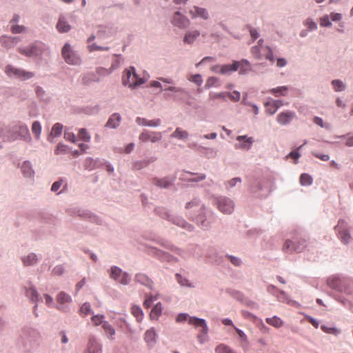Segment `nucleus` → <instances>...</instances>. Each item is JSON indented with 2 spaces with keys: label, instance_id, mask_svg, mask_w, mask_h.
<instances>
[{
  "label": "nucleus",
  "instance_id": "nucleus-8",
  "mask_svg": "<svg viewBox=\"0 0 353 353\" xmlns=\"http://www.w3.org/2000/svg\"><path fill=\"white\" fill-rule=\"evenodd\" d=\"M161 218L167 219L172 224L176 225L179 228H181L186 231L192 232L194 229V227L192 224L188 223L181 216H174L172 214H170L168 212H164L163 215H161Z\"/></svg>",
  "mask_w": 353,
  "mask_h": 353
},
{
  "label": "nucleus",
  "instance_id": "nucleus-55",
  "mask_svg": "<svg viewBox=\"0 0 353 353\" xmlns=\"http://www.w3.org/2000/svg\"><path fill=\"white\" fill-rule=\"evenodd\" d=\"M226 258L229 259L230 263L234 265L235 267H240L242 264V260L236 256H233L231 254H226Z\"/></svg>",
  "mask_w": 353,
  "mask_h": 353
},
{
  "label": "nucleus",
  "instance_id": "nucleus-14",
  "mask_svg": "<svg viewBox=\"0 0 353 353\" xmlns=\"http://www.w3.org/2000/svg\"><path fill=\"white\" fill-rule=\"evenodd\" d=\"M102 345L94 335H90L87 347L83 353H101Z\"/></svg>",
  "mask_w": 353,
  "mask_h": 353
},
{
  "label": "nucleus",
  "instance_id": "nucleus-58",
  "mask_svg": "<svg viewBox=\"0 0 353 353\" xmlns=\"http://www.w3.org/2000/svg\"><path fill=\"white\" fill-rule=\"evenodd\" d=\"M79 137L80 139L85 142H89L91 139L85 128H81L79 130Z\"/></svg>",
  "mask_w": 353,
  "mask_h": 353
},
{
  "label": "nucleus",
  "instance_id": "nucleus-21",
  "mask_svg": "<svg viewBox=\"0 0 353 353\" xmlns=\"http://www.w3.org/2000/svg\"><path fill=\"white\" fill-rule=\"evenodd\" d=\"M295 117V112L292 111H285L281 112L276 117V121L282 125H286L290 123L292 120Z\"/></svg>",
  "mask_w": 353,
  "mask_h": 353
},
{
  "label": "nucleus",
  "instance_id": "nucleus-24",
  "mask_svg": "<svg viewBox=\"0 0 353 353\" xmlns=\"http://www.w3.org/2000/svg\"><path fill=\"white\" fill-rule=\"evenodd\" d=\"M21 260L24 266H34L39 262V258L34 252L22 256Z\"/></svg>",
  "mask_w": 353,
  "mask_h": 353
},
{
  "label": "nucleus",
  "instance_id": "nucleus-30",
  "mask_svg": "<svg viewBox=\"0 0 353 353\" xmlns=\"http://www.w3.org/2000/svg\"><path fill=\"white\" fill-rule=\"evenodd\" d=\"M121 121V117L118 113L112 114L108 119V121L105 123V127L116 129L119 126Z\"/></svg>",
  "mask_w": 353,
  "mask_h": 353
},
{
  "label": "nucleus",
  "instance_id": "nucleus-57",
  "mask_svg": "<svg viewBox=\"0 0 353 353\" xmlns=\"http://www.w3.org/2000/svg\"><path fill=\"white\" fill-rule=\"evenodd\" d=\"M215 352L216 353H235L230 347L223 344L218 345L215 348Z\"/></svg>",
  "mask_w": 353,
  "mask_h": 353
},
{
  "label": "nucleus",
  "instance_id": "nucleus-37",
  "mask_svg": "<svg viewBox=\"0 0 353 353\" xmlns=\"http://www.w3.org/2000/svg\"><path fill=\"white\" fill-rule=\"evenodd\" d=\"M188 137V132L180 128H176L175 131L170 135L171 138L177 139L179 140H186Z\"/></svg>",
  "mask_w": 353,
  "mask_h": 353
},
{
  "label": "nucleus",
  "instance_id": "nucleus-56",
  "mask_svg": "<svg viewBox=\"0 0 353 353\" xmlns=\"http://www.w3.org/2000/svg\"><path fill=\"white\" fill-rule=\"evenodd\" d=\"M27 30V28L24 26H19L13 24L11 26L10 31L12 34H21L25 32Z\"/></svg>",
  "mask_w": 353,
  "mask_h": 353
},
{
  "label": "nucleus",
  "instance_id": "nucleus-33",
  "mask_svg": "<svg viewBox=\"0 0 353 353\" xmlns=\"http://www.w3.org/2000/svg\"><path fill=\"white\" fill-rule=\"evenodd\" d=\"M237 61H233L232 64L221 65L219 73L223 75H230L232 72L237 71Z\"/></svg>",
  "mask_w": 353,
  "mask_h": 353
},
{
  "label": "nucleus",
  "instance_id": "nucleus-17",
  "mask_svg": "<svg viewBox=\"0 0 353 353\" xmlns=\"http://www.w3.org/2000/svg\"><path fill=\"white\" fill-rule=\"evenodd\" d=\"M189 14L192 19L199 17L203 20H208L210 18V14L207 9L197 6H194L192 8L189 10Z\"/></svg>",
  "mask_w": 353,
  "mask_h": 353
},
{
  "label": "nucleus",
  "instance_id": "nucleus-15",
  "mask_svg": "<svg viewBox=\"0 0 353 353\" xmlns=\"http://www.w3.org/2000/svg\"><path fill=\"white\" fill-rule=\"evenodd\" d=\"M140 141L147 142L150 141L152 143L159 141L162 139V133L161 132H149L143 130L139 137Z\"/></svg>",
  "mask_w": 353,
  "mask_h": 353
},
{
  "label": "nucleus",
  "instance_id": "nucleus-59",
  "mask_svg": "<svg viewBox=\"0 0 353 353\" xmlns=\"http://www.w3.org/2000/svg\"><path fill=\"white\" fill-rule=\"evenodd\" d=\"M304 24L307 27L308 30L310 31L316 30L318 28L317 23L310 18H307L305 21Z\"/></svg>",
  "mask_w": 353,
  "mask_h": 353
},
{
  "label": "nucleus",
  "instance_id": "nucleus-5",
  "mask_svg": "<svg viewBox=\"0 0 353 353\" xmlns=\"http://www.w3.org/2000/svg\"><path fill=\"white\" fill-rule=\"evenodd\" d=\"M45 50V45L39 41H34L26 47H20L17 51L28 57H38L42 55Z\"/></svg>",
  "mask_w": 353,
  "mask_h": 353
},
{
  "label": "nucleus",
  "instance_id": "nucleus-9",
  "mask_svg": "<svg viewBox=\"0 0 353 353\" xmlns=\"http://www.w3.org/2000/svg\"><path fill=\"white\" fill-rule=\"evenodd\" d=\"M334 229L339 234V238L343 243L347 244L350 242L352 237L350 234L347 223L345 220H339Z\"/></svg>",
  "mask_w": 353,
  "mask_h": 353
},
{
  "label": "nucleus",
  "instance_id": "nucleus-10",
  "mask_svg": "<svg viewBox=\"0 0 353 353\" xmlns=\"http://www.w3.org/2000/svg\"><path fill=\"white\" fill-rule=\"evenodd\" d=\"M170 23L172 26L179 29H186L190 26V21L185 14L180 11L174 12L171 18Z\"/></svg>",
  "mask_w": 353,
  "mask_h": 353
},
{
  "label": "nucleus",
  "instance_id": "nucleus-34",
  "mask_svg": "<svg viewBox=\"0 0 353 353\" xmlns=\"http://www.w3.org/2000/svg\"><path fill=\"white\" fill-rule=\"evenodd\" d=\"M340 288L339 292L341 293H344L347 295L353 294V284L348 280L343 279Z\"/></svg>",
  "mask_w": 353,
  "mask_h": 353
},
{
  "label": "nucleus",
  "instance_id": "nucleus-64",
  "mask_svg": "<svg viewBox=\"0 0 353 353\" xmlns=\"http://www.w3.org/2000/svg\"><path fill=\"white\" fill-rule=\"evenodd\" d=\"M320 24L323 27H330L332 26V22L330 21L329 15L326 14L321 17Z\"/></svg>",
  "mask_w": 353,
  "mask_h": 353
},
{
  "label": "nucleus",
  "instance_id": "nucleus-11",
  "mask_svg": "<svg viewBox=\"0 0 353 353\" xmlns=\"http://www.w3.org/2000/svg\"><path fill=\"white\" fill-rule=\"evenodd\" d=\"M218 209L223 214H230L234 210V201L226 196H219L216 199Z\"/></svg>",
  "mask_w": 353,
  "mask_h": 353
},
{
  "label": "nucleus",
  "instance_id": "nucleus-22",
  "mask_svg": "<svg viewBox=\"0 0 353 353\" xmlns=\"http://www.w3.org/2000/svg\"><path fill=\"white\" fill-rule=\"evenodd\" d=\"M157 158L156 157H151L150 158L141 160V161H134L132 163V170H141L144 168L148 167L150 164L156 161Z\"/></svg>",
  "mask_w": 353,
  "mask_h": 353
},
{
  "label": "nucleus",
  "instance_id": "nucleus-61",
  "mask_svg": "<svg viewBox=\"0 0 353 353\" xmlns=\"http://www.w3.org/2000/svg\"><path fill=\"white\" fill-rule=\"evenodd\" d=\"M265 105H273L278 110L280 107L283 105V102L281 100H273L270 99L269 101L265 103Z\"/></svg>",
  "mask_w": 353,
  "mask_h": 353
},
{
  "label": "nucleus",
  "instance_id": "nucleus-46",
  "mask_svg": "<svg viewBox=\"0 0 353 353\" xmlns=\"http://www.w3.org/2000/svg\"><path fill=\"white\" fill-rule=\"evenodd\" d=\"M63 126L60 123H54L50 131V136H54V137H59L63 131Z\"/></svg>",
  "mask_w": 353,
  "mask_h": 353
},
{
  "label": "nucleus",
  "instance_id": "nucleus-62",
  "mask_svg": "<svg viewBox=\"0 0 353 353\" xmlns=\"http://www.w3.org/2000/svg\"><path fill=\"white\" fill-rule=\"evenodd\" d=\"M121 279L119 281V283L123 285H128L131 281V276L130 275L126 272H123L122 275L121 276Z\"/></svg>",
  "mask_w": 353,
  "mask_h": 353
},
{
  "label": "nucleus",
  "instance_id": "nucleus-36",
  "mask_svg": "<svg viewBox=\"0 0 353 353\" xmlns=\"http://www.w3.org/2000/svg\"><path fill=\"white\" fill-rule=\"evenodd\" d=\"M176 279L178 283L183 287H187L189 288H194L195 285L193 283H192L190 280H188L186 277L182 276L181 274L177 273L175 275Z\"/></svg>",
  "mask_w": 353,
  "mask_h": 353
},
{
  "label": "nucleus",
  "instance_id": "nucleus-43",
  "mask_svg": "<svg viewBox=\"0 0 353 353\" xmlns=\"http://www.w3.org/2000/svg\"><path fill=\"white\" fill-rule=\"evenodd\" d=\"M109 272L110 279L117 281L123 272L120 268L114 265L110 268Z\"/></svg>",
  "mask_w": 353,
  "mask_h": 353
},
{
  "label": "nucleus",
  "instance_id": "nucleus-26",
  "mask_svg": "<svg viewBox=\"0 0 353 353\" xmlns=\"http://www.w3.org/2000/svg\"><path fill=\"white\" fill-rule=\"evenodd\" d=\"M343 279L334 275L327 278L326 283L329 288L339 292Z\"/></svg>",
  "mask_w": 353,
  "mask_h": 353
},
{
  "label": "nucleus",
  "instance_id": "nucleus-53",
  "mask_svg": "<svg viewBox=\"0 0 353 353\" xmlns=\"http://www.w3.org/2000/svg\"><path fill=\"white\" fill-rule=\"evenodd\" d=\"M86 219L97 225H102L103 223V220L100 217L90 212H89Z\"/></svg>",
  "mask_w": 353,
  "mask_h": 353
},
{
  "label": "nucleus",
  "instance_id": "nucleus-42",
  "mask_svg": "<svg viewBox=\"0 0 353 353\" xmlns=\"http://www.w3.org/2000/svg\"><path fill=\"white\" fill-rule=\"evenodd\" d=\"M41 125L39 121H34L31 127L32 132L34 135L35 139L39 140L40 139L41 133Z\"/></svg>",
  "mask_w": 353,
  "mask_h": 353
},
{
  "label": "nucleus",
  "instance_id": "nucleus-48",
  "mask_svg": "<svg viewBox=\"0 0 353 353\" xmlns=\"http://www.w3.org/2000/svg\"><path fill=\"white\" fill-rule=\"evenodd\" d=\"M321 328L323 332L327 334H334L335 336L339 335L341 332V330L339 328H336L335 327H329L325 325H322L321 326Z\"/></svg>",
  "mask_w": 353,
  "mask_h": 353
},
{
  "label": "nucleus",
  "instance_id": "nucleus-40",
  "mask_svg": "<svg viewBox=\"0 0 353 353\" xmlns=\"http://www.w3.org/2000/svg\"><path fill=\"white\" fill-rule=\"evenodd\" d=\"M88 213L89 211L79 208H74L69 211L70 215L79 216L84 219H86Z\"/></svg>",
  "mask_w": 353,
  "mask_h": 353
},
{
  "label": "nucleus",
  "instance_id": "nucleus-13",
  "mask_svg": "<svg viewBox=\"0 0 353 353\" xmlns=\"http://www.w3.org/2000/svg\"><path fill=\"white\" fill-rule=\"evenodd\" d=\"M56 299L58 303L57 305V310L64 313L70 312V307L67 304L72 301L70 295L62 291L57 294Z\"/></svg>",
  "mask_w": 353,
  "mask_h": 353
},
{
  "label": "nucleus",
  "instance_id": "nucleus-28",
  "mask_svg": "<svg viewBox=\"0 0 353 353\" xmlns=\"http://www.w3.org/2000/svg\"><path fill=\"white\" fill-rule=\"evenodd\" d=\"M56 28L60 33H66L70 30L71 26L66 21L65 17L63 15H60Z\"/></svg>",
  "mask_w": 353,
  "mask_h": 353
},
{
  "label": "nucleus",
  "instance_id": "nucleus-18",
  "mask_svg": "<svg viewBox=\"0 0 353 353\" xmlns=\"http://www.w3.org/2000/svg\"><path fill=\"white\" fill-rule=\"evenodd\" d=\"M21 41V39L19 37L3 35L0 37L1 45L6 49L14 47Z\"/></svg>",
  "mask_w": 353,
  "mask_h": 353
},
{
  "label": "nucleus",
  "instance_id": "nucleus-52",
  "mask_svg": "<svg viewBox=\"0 0 353 353\" xmlns=\"http://www.w3.org/2000/svg\"><path fill=\"white\" fill-rule=\"evenodd\" d=\"M132 314L136 317L138 321H141L143 318V311L140 307L137 305H133L132 307Z\"/></svg>",
  "mask_w": 353,
  "mask_h": 353
},
{
  "label": "nucleus",
  "instance_id": "nucleus-54",
  "mask_svg": "<svg viewBox=\"0 0 353 353\" xmlns=\"http://www.w3.org/2000/svg\"><path fill=\"white\" fill-rule=\"evenodd\" d=\"M300 183L302 185H310L312 183V178L307 174H302L300 176Z\"/></svg>",
  "mask_w": 353,
  "mask_h": 353
},
{
  "label": "nucleus",
  "instance_id": "nucleus-49",
  "mask_svg": "<svg viewBox=\"0 0 353 353\" xmlns=\"http://www.w3.org/2000/svg\"><path fill=\"white\" fill-rule=\"evenodd\" d=\"M188 174L192 175V176H195L193 178H190V179H187L186 180L188 181V182H195V183H197V182H200L204 179H206V175L203 173H200V174H197V173H194V172H188Z\"/></svg>",
  "mask_w": 353,
  "mask_h": 353
},
{
  "label": "nucleus",
  "instance_id": "nucleus-35",
  "mask_svg": "<svg viewBox=\"0 0 353 353\" xmlns=\"http://www.w3.org/2000/svg\"><path fill=\"white\" fill-rule=\"evenodd\" d=\"M200 35V32L197 30L188 31L185 33L183 41L188 44H192L196 39Z\"/></svg>",
  "mask_w": 353,
  "mask_h": 353
},
{
  "label": "nucleus",
  "instance_id": "nucleus-4",
  "mask_svg": "<svg viewBox=\"0 0 353 353\" xmlns=\"http://www.w3.org/2000/svg\"><path fill=\"white\" fill-rule=\"evenodd\" d=\"M61 55L65 63L69 65H79L81 63L80 55L69 43H65L63 46Z\"/></svg>",
  "mask_w": 353,
  "mask_h": 353
},
{
  "label": "nucleus",
  "instance_id": "nucleus-27",
  "mask_svg": "<svg viewBox=\"0 0 353 353\" xmlns=\"http://www.w3.org/2000/svg\"><path fill=\"white\" fill-rule=\"evenodd\" d=\"M304 249V245L302 246L296 245V243L294 242H292V241L287 239L285 242L284 243V245L283 246V251L285 252H301Z\"/></svg>",
  "mask_w": 353,
  "mask_h": 353
},
{
  "label": "nucleus",
  "instance_id": "nucleus-16",
  "mask_svg": "<svg viewBox=\"0 0 353 353\" xmlns=\"http://www.w3.org/2000/svg\"><path fill=\"white\" fill-rule=\"evenodd\" d=\"M236 140L239 143H236L234 145L235 149L248 150L251 148L254 142L252 137H248L246 135L238 136Z\"/></svg>",
  "mask_w": 353,
  "mask_h": 353
},
{
  "label": "nucleus",
  "instance_id": "nucleus-6",
  "mask_svg": "<svg viewBox=\"0 0 353 353\" xmlns=\"http://www.w3.org/2000/svg\"><path fill=\"white\" fill-rule=\"evenodd\" d=\"M205 205L201 201L199 197H194L191 201L187 202L185 205V214L192 219L194 218L202 209H205Z\"/></svg>",
  "mask_w": 353,
  "mask_h": 353
},
{
  "label": "nucleus",
  "instance_id": "nucleus-12",
  "mask_svg": "<svg viewBox=\"0 0 353 353\" xmlns=\"http://www.w3.org/2000/svg\"><path fill=\"white\" fill-rule=\"evenodd\" d=\"M250 191L253 194L266 197L272 192V189L270 188H265L264 183L262 181L254 179L250 183Z\"/></svg>",
  "mask_w": 353,
  "mask_h": 353
},
{
  "label": "nucleus",
  "instance_id": "nucleus-44",
  "mask_svg": "<svg viewBox=\"0 0 353 353\" xmlns=\"http://www.w3.org/2000/svg\"><path fill=\"white\" fill-rule=\"evenodd\" d=\"M35 93L37 97L40 99L41 101L48 102L50 100V97L46 92L43 88L41 86H37L35 88Z\"/></svg>",
  "mask_w": 353,
  "mask_h": 353
},
{
  "label": "nucleus",
  "instance_id": "nucleus-31",
  "mask_svg": "<svg viewBox=\"0 0 353 353\" xmlns=\"http://www.w3.org/2000/svg\"><path fill=\"white\" fill-rule=\"evenodd\" d=\"M188 323L190 325H195L196 327H201L202 332L203 334H207L208 328L206 324L205 321L203 319H199L196 317H189Z\"/></svg>",
  "mask_w": 353,
  "mask_h": 353
},
{
  "label": "nucleus",
  "instance_id": "nucleus-2",
  "mask_svg": "<svg viewBox=\"0 0 353 353\" xmlns=\"http://www.w3.org/2000/svg\"><path fill=\"white\" fill-rule=\"evenodd\" d=\"M144 83L145 80L139 77L134 66H130L128 69L124 70L122 77V84L123 85H128L129 88L134 89Z\"/></svg>",
  "mask_w": 353,
  "mask_h": 353
},
{
  "label": "nucleus",
  "instance_id": "nucleus-20",
  "mask_svg": "<svg viewBox=\"0 0 353 353\" xmlns=\"http://www.w3.org/2000/svg\"><path fill=\"white\" fill-rule=\"evenodd\" d=\"M135 283H139L148 289L152 290L153 288V281L152 279L145 274L137 273L134 275Z\"/></svg>",
  "mask_w": 353,
  "mask_h": 353
},
{
  "label": "nucleus",
  "instance_id": "nucleus-45",
  "mask_svg": "<svg viewBox=\"0 0 353 353\" xmlns=\"http://www.w3.org/2000/svg\"><path fill=\"white\" fill-rule=\"evenodd\" d=\"M288 90V87L287 86H280L276 88H272L269 90V92L273 94L275 97L279 96H286L287 91Z\"/></svg>",
  "mask_w": 353,
  "mask_h": 353
},
{
  "label": "nucleus",
  "instance_id": "nucleus-3",
  "mask_svg": "<svg viewBox=\"0 0 353 353\" xmlns=\"http://www.w3.org/2000/svg\"><path fill=\"white\" fill-rule=\"evenodd\" d=\"M214 213L212 210H208L206 206L205 209H202L194 218L191 220L196 222L199 227L203 230H207L210 228L212 223Z\"/></svg>",
  "mask_w": 353,
  "mask_h": 353
},
{
  "label": "nucleus",
  "instance_id": "nucleus-41",
  "mask_svg": "<svg viewBox=\"0 0 353 353\" xmlns=\"http://www.w3.org/2000/svg\"><path fill=\"white\" fill-rule=\"evenodd\" d=\"M265 321L267 323L276 328H279L283 325V321L276 316H274L271 318H267Z\"/></svg>",
  "mask_w": 353,
  "mask_h": 353
},
{
  "label": "nucleus",
  "instance_id": "nucleus-1",
  "mask_svg": "<svg viewBox=\"0 0 353 353\" xmlns=\"http://www.w3.org/2000/svg\"><path fill=\"white\" fill-rule=\"evenodd\" d=\"M3 142H14L18 139L27 143L32 142V137L28 126L24 123H18L8 126L3 122V130L1 138Z\"/></svg>",
  "mask_w": 353,
  "mask_h": 353
},
{
  "label": "nucleus",
  "instance_id": "nucleus-60",
  "mask_svg": "<svg viewBox=\"0 0 353 353\" xmlns=\"http://www.w3.org/2000/svg\"><path fill=\"white\" fill-rule=\"evenodd\" d=\"M226 96L228 97L231 101L237 102L240 100L241 94L239 91H233L232 92H226Z\"/></svg>",
  "mask_w": 353,
  "mask_h": 353
},
{
  "label": "nucleus",
  "instance_id": "nucleus-50",
  "mask_svg": "<svg viewBox=\"0 0 353 353\" xmlns=\"http://www.w3.org/2000/svg\"><path fill=\"white\" fill-rule=\"evenodd\" d=\"M79 312L85 316L92 314L93 311L91 308V305L89 303H84L79 309Z\"/></svg>",
  "mask_w": 353,
  "mask_h": 353
},
{
  "label": "nucleus",
  "instance_id": "nucleus-63",
  "mask_svg": "<svg viewBox=\"0 0 353 353\" xmlns=\"http://www.w3.org/2000/svg\"><path fill=\"white\" fill-rule=\"evenodd\" d=\"M205 150L208 158H215L217 156V150L213 148H203Z\"/></svg>",
  "mask_w": 353,
  "mask_h": 353
},
{
  "label": "nucleus",
  "instance_id": "nucleus-38",
  "mask_svg": "<svg viewBox=\"0 0 353 353\" xmlns=\"http://www.w3.org/2000/svg\"><path fill=\"white\" fill-rule=\"evenodd\" d=\"M102 327L105 332L106 336L110 340L114 339L115 330L114 328L107 321L103 322Z\"/></svg>",
  "mask_w": 353,
  "mask_h": 353
},
{
  "label": "nucleus",
  "instance_id": "nucleus-25",
  "mask_svg": "<svg viewBox=\"0 0 353 353\" xmlns=\"http://www.w3.org/2000/svg\"><path fill=\"white\" fill-rule=\"evenodd\" d=\"M174 180L171 179L170 177H163L161 179L159 178H154L152 179V183L157 187L160 188L168 189L173 185Z\"/></svg>",
  "mask_w": 353,
  "mask_h": 353
},
{
  "label": "nucleus",
  "instance_id": "nucleus-7",
  "mask_svg": "<svg viewBox=\"0 0 353 353\" xmlns=\"http://www.w3.org/2000/svg\"><path fill=\"white\" fill-rule=\"evenodd\" d=\"M5 72L9 77L18 79L21 81L30 79L34 76V74L32 72L26 71L11 65H8L6 67Z\"/></svg>",
  "mask_w": 353,
  "mask_h": 353
},
{
  "label": "nucleus",
  "instance_id": "nucleus-19",
  "mask_svg": "<svg viewBox=\"0 0 353 353\" xmlns=\"http://www.w3.org/2000/svg\"><path fill=\"white\" fill-rule=\"evenodd\" d=\"M144 341L149 349L153 348L157 341V334L153 327L148 330L144 334Z\"/></svg>",
  "mask_w": 353,
  "mask_h": 353
},
{
  "label": "nucleus",
  "instance_id": "nucleus-32",
  "mask_svg": "<svg viewBox=\"0 0 353 353\" xmlns=\"http://www.w3.org/2000/svg\"><path fill=\"white\" fill-rule=\"evenodd\" d=\"M237 70L239 69V74L245 75L252 70V66L250 61L247 59L237 61Z\"/></svg>",
  "mask_w": 353,
  "mask_h": 353
},
{
  "label": "nucleus",
  "instance_id": "nucleus-39",
  "mask_svg": "<svg viewBox=\"0 0 353 353\" xmlns=\"http://www.w3.org/2000/svg\"><path fill=\"white\" fill-rule=\"evenodd\" d=\"M333 90L336 92H342L346 89V84L341 79H334L331 81Z\"/></svg>",
  "mask_w": 353,
  "mask_h": 353
},
{
  "label": "nucleus",
  "instance_id": "nucleus-51",
  "mask_svg": "<svg viewBox=\"0 0 353 353\" xmlns=\"http://www.w3.org/2000/svg\"><path fill=\"white\" fill-rule=\"evenodd\" d=\"M277 299L281 302H285L290 305H294L296 302L290 300L286 293L283 290L279 291V294L277 296Z\"/></svg>",
  "mask_w": 353,
  "mask_h": 353
},
{
  "label": "nucleus",
  "instance_id": "nucleus-47",
  "mask_svg": "<svg viewBox=\"0 0 353 353\" xmlns=\"http://www.w3.org/2000/svg\"><path fill=\"white\" fill-rule=\"evenodd\" d=\"M162 312V305L161 303H157L154 307L152 309V311L150 312V317L152 319H157L158 317L161 315Z\"/></svg>",
  "mask_w": 353,
  "mask_h": 353
},
{
  "label": "nucleus",
  "instance_id": "nucleus-23",
  "mask_svg": "<svg viewBox=\"0 0 353 353\" xmlns=\"http://www.w3.org/2000/svg\"><path fill=\"white\" fill-rule=\"evenodd\" d=\"M21 170L24 177L30 179L34 178L35 172L30 161H23L21 166Z\"/></svg>",
  "mask_w": 353,
  "mask_h": 353
},
{
  "label": "nucleus",
  "instance_id": "nucleus-29",
  "mask_svg": "<svg viewBox=\"0 0 353 353\" xmlns=\"http://www.w3.org/2000/svg\"><path fill=\"white\" fill-rule=\"evenodd\" d=\"M26 296L29 299L32 303L42 302L43 299L39 296V294L35 288L30 287L26 289Z\"/></svg>",
  "mask_w": 353,
  "mask_h": 353
}]
</instances>
